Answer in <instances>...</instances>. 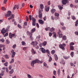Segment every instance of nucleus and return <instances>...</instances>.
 Wrapping results in <instances>:
<instances>
[{
    "label": "nucleus",
    "instance_id": "obj_32",
    "mask_svg": "<svg viewBox=\"0 0 78 78\" xmlns=\"http://www.w3.org/2000/svg\"><path fill=\"white\" fill-rule=\"evenodd\" d=\"M8 62H6L5 63H4V65L6 67H7V66H8Z\"/></svg>",
    "mask_w": 78,
    "mask_h": 78
},
{
    "label": "nucleus",
    "instance_id": "obj_33",
    "mask_svg": "<svg viewBox=\"0 0 78 78\" xmlns=\"http://www.w3.org/2000/svg\"><path fill=\"white\" fill-rule=\"evenodd\" d=\"M33 22H36V19L34 18L33 17L32 18Z\"/></svg>",
    "mask_w": 78,
    "mask_h": 78
},
{
    "label": "nucleus",
    "instance_id": "obj_25",
    "mask_svg": "<svg viewBox=\"0 0 78 78\" xmlns=\"http://www.w3.org/2000/svg\"><path fill=\"white\" fill-rule=\"evenodd\" d=\"M58 8L60 10H62L63 9V7H61V5H58Z\"/></svg>",
    "mask_w": 78,
    "mask_h": 78
},
{
    "label": "nucleus",
    "instance_id": "obj_19",
    "mask_svg": "<svg viewBox=\"0 0 78 78\" xmlns=\"http://www.w3.org/2000/svg\"><path fill=\"white\" fill-rule=\"evenodd\" d=\"M14 72V69H12L9 72V73L10 74H12Z\"/></svg>",
    "mask_w": 78,
    "mask_h": 78
},
{
    "label": "nucleus",
    "instance_id": "obj_53",
    "mask_svg": "<svg viewBox=\"0 0 78 78\" xmlns=\"http://www.w3.org/2000/svg\"><path fill=\"white\" fill-rule=\"evenodd\" d=\"M29 18L30 19V20H31V15H29Z\"/></svg>",
    "mask_w": 78,
    "mask_h": 78
},
{
    "label": "nucleus",
    "instance_id": "obj_36",
    "mask_svg": "<svg viewBox=\"0 0 78 78\" xmlns=\"http://www.w3.org/2000/svg\"><path fill=\"white\" fill-rule=\"evenodd\" d=\"M55 50H53L51 51L52 55H54V54H55Z\"/></svg>",
    "mask_w": 78,
    "mask_h": 78
},
{
    "label": "nucleus",
    "instance_id": "obj_39",
    "mask_svg": "<svg viewBox=\"0 0 78 78\" xmlns=\"http://www.w3.org/2000/svg\"><path fill=\"white\" fill-rule=\"evenodd\" d=\"M16 44H15L12 46V48H13V49H16Z\"/></svg>",
    "mask_w": 78,
    "mask_h": 78
},
{
    "label": "nucleus",
    "instance_id": "obj_57",
    "mask_svg": "<svg viewBox=\"0 0 78 78\" xmlns=\"http://www.w3.org/2000/svg\"><path fill=\"white\" fill-rule=\"evenodd\" d=\"M7 1L8 0H4V3L6 4V2H7Z\"/></svg>",
    "mask_w": 78,
    "mask_h": 78
},
{
    "label": "nucleus",
    "instance_id": "obj_31",
    "mask_svg": "<svg viewBox=\"0 0 78 78\" xmlns=\"http://www.w3.org/2000/svg\"><path fill=\"white\" fill-rule=\"evenodd\" d=\"M55 30V28L53 27H52L51 29H50V31L51 32H53Z\"/></svg>",
    "mask_w": 78,
    "mask_h": 78
},
{
    "label": "nucleus",
    "instance_id": "obj_1",
    "mask_svg": "<svg viewBox=\"0 0 78 78\" xmlns=\"http://www.w3.org/2000/svg\"><path fill=\"white\" fill-rule=\"evenodd\" d=\"M42 62H43V61H41L38 60V59H37L35 60H33L32 61L31 63V66L33 67H34V64H36V63H37V64H39V63L42 64Z\"/></svg>",
    "mask_w": 78,
    "mask_h": 78
},
{
    "label": "nucleus",
    "instance_id": "obj_38",
    "mask_svg": "<svg viewBox=\"0 0 78 78\" xmlns=\"http://www.w3.org/2000/svg\"><path fill=\"white\" fill-rule=\"evenodd\" d=\"M21 44H22V45H25L26 44V43H25V42L24 41H22L21 42Z\"/></svg>",
    "mask_w": 78,
    "mask_h": 78
},
{
    "label": "nucleus",
    "instance_id": "obj_28",
    "mask_svg": "<svg viewBox=\"0 0 78 78\" xmlns=\"http://www.w3.org/2000/svg\"><path fill=\"white\" fill-rule=\"evenodd\" d=\"M44 66H45V67H47V68H48V66L47 65V64L45 63V62L44 63Z\"/></svg>",
    "mask_w": 78,
    "mask_h": 78
},
{
    "label": "nucleus",
    "instance_id": "obj_51",
    "mask_svg": "<svg viewBox=\"0 0 78 78\" xmlns=\"http://www.w3.org/2000/svg\"><path fill=\"white\" fill-rule=\"evenodd\" d=\"M18 27L19 28H22V27L21 26H20V25H19V24H18Z\"/></svg>",
    "mask_w": 78,
    "mask_h": 78
},
{
    "label": "nucleus",
    "instance_id": "obj_9",
    "mask_svg": "<svg viewBox=\"0 0 78 78\" xmlns=\"http://www.w3.org/2000/svg\"><path fill=\"white\" fill-rule=\"evenodd\" d=\"M40 49H41L42 53H46V51H45V49L44 48H41Z\"/></svg>",
    "mask_w": 78,
    "mask_h": 78
},
{
    "label": "nucleus",
    "instance_id": "obj_62",
    "mask_svg": "<svg viewBox=\"0 0 78 78\" xmlns=\"http://www.w3.org/2000/svg\"><path fill=\"white\" fill-rule=\"evenodd\" d=\"M56 71L54 70L53 71V74L54 75H56Z\"/></svg>",
    "mask_w": 78,
    "mask_h": 78
},
{
    "label": "nucleus",
    "instance_id": "obj_10",
    "mask_svg": "<svg viewBox=\"0 0 78 78\" xmlns=\"http://www.w3.org/2000/svg\"><path fill=\"white\" fill-rule=\"evenodd\" d=\"M39 15H38V17L40 19H42V13H41V11H39Z\"/></svg>",
    "mask_w": 78,
    "mask_h": 78
},
{
    "label": "nucleus",
    "instance_id": "obj_56",
    "mask_svg": "<svg viewBox=\"0 0 78 78\" xmlns=\"http://www.w3.org/2000/svg\"><path fill=\"white\" fill-rule=\"evenodd\" d=\"M6 71L7 73H8V72H9V70H8V68H6Z\"/></svg>",
    "mask_w": 78,
    "mask_h": 78
},
{
    "label": "nucleus",
    "instance_id": "obj_41",
    "mask_svg": "<svg viewBox=\"0 0 78 78\" xmlns=\"http://www.w3.org/2000/svg\"><path fill=\"white\" fill-rule=\"evenodd\" d=\"M52 60V58H51V56L49 58V59L48 60L49 62H50Z\"/></svg>",
    "mask_w": 78,
    "mask_h": 78
},
{
    "label": "nucleus",
    "instance_id": "obj_27",
    "mask_svg": "<svg viewBox=\"0 0 78 78\" xmlns=\"http://www.w3.org/2000/svg\"><path fill=\"white\" fill-rule=\"evenodd\" d=\"M63 58H64V59H69V58H70V57L69 56H64Z\"/></svg>",
    "mask_w": 78,
    "mask_h": 78
},
{
    "label": "nucleus",
    "instance_id": "obj_4",
    "mask_svg": "<svg viewBox=\"0 0 78 78\" xmlns=\"http://www.w3.org/2000/svg\"><path fill=\"white\" fill-rule=\"evenodd\" d=\"M11 33H9V38H10V39H11L12 38V37H14V38H16V35H15V34H11Z\"/></svg>",
    "mask_w": 78,
    "mask_h": 78
},
{
    "label": "nucleus",
    "instance_id": "obj_21",
    "mask_svg": "<svg viewBox=\"0 0 78 78\" xmlns=\"http://www.w3.org/2000/svg\"><path fill=\"white\" fill-rule=\"evenodd\" d=\"M53 34L54 35L53 37H55V38H56V33L55 32H53Z\"/></svg>",
    "mask_w": 78,
    "mask_h": 78
},
{
    "label": "nucleus",
    "instance_id": "obj_48",
    "mask_svg": "<svg viewBox=\"0 0 78 78\" xmlns=\"http://www.w3.org/2000/svg\"><path fill=\"white\" fill-rule=\"evenodd\" d=\"M7 36H8V33H6L5 35H4V37H6Z\"/></svg>",
    "mask_w": 78,
    "mask_h": 78
},
{
    "label": "nucleus",
    "instance_id": "obj_64",
    "mask_svg": "<svg viewBox=\"0 0 78 78\" xmlns=\"http://www.w3.org/2000/svg\"><path fill=\"white\" fill-rule=\"evenodd\" d=\"M48 5H50V1L48 2Z\"/></svg>",
    "mask_w": 78,
    "mask_h": 78
},
{
    "label": "nucleus",
    "instance_id": "obj_44",
    "mask_svg": "<svg viewBox=\"0 0 78 78\" xmlns=\"http://www.w3.org/2000/svg\"><path fill=\"white\" fill-rule=\"evenodd\" d=\"M2 10H3V11H6V9L5 8V7H2Z\"/></svg>",
    "mask_w": 78,
    "mask_h": 78
},
{
    "label": "nucleus",
    "instance_id": "obj_23",
    "mask_svg": "<svg viewBox=\"0 0 78 78\" xmlns=\"http://www.w3.org/2000/svg\"><path fill=\"white\" fill-rule=\"evenodd\" d=\"M57 74L58 75H59L61 74V71H60V69H59L58 70Z\"/></svg>",
    "mask_w": 78,
    "mask_h": 78
},
{
    "label": "nucleus",
    "instance_id": "obj_58",
    "mask_svg": "<svg viewBox=\"0 0 78 78\" xmlns=\"http://www.w3.org/2000/svg\"><path fill=\"white\" fill-rule=\"evenodd\" d=\"M42 45H43V44L42 43H40L39 44V46L40 47H41L42 46Z\"/></svg>",
    "mask_w": 78,
    "mask_h": 78
},
{
    "label": "nucleus",
    "instance_id": "obj_24",
    "mask_svg": "<svg viewBox=\"0 0 78 78\" xmlns=\"http://www.w3.org/2000/svg\"><path fill=\"white\" fill-rule=\"evenodd\" d=\"M36 31V29L35 28H34L32 30H31V33H34V31Z\"/></svg>",
    "mask_w": 78,
    "mask_h": 78
},
{
    "label": "nucleus",
    "instance_id": "obj_3",
    "mask_svg": "<svg viewBox=\"0 0 78 78\" xmlns=\"http://www.w3.org/2000/svg\"><path fill=\"white\" fill-rule=\"evenodd\" d=\"M66 46V44H65L63 43L62 44H60L59 45V47L60 48H61L62 50H65V47Z\"/></svg>",
    "mask_w": 78,
    "mask_h": 78
},
{
    "label": "nucleus",
    "instance_id": "obj_7",
    "mask_svg": "<svg viewBox=\"0 0 78 78\" xmlns=\"http://www.w3.org/2000/svg\"><path fill=\"white\" fill-rule=\"evenodd\" d=\"M58 34H59L58 37L59 38H61V37H62V34L60 30H59V31L58 32Z\"/></svg>",
    "mask_w": 78,
    "mask_h": 78
},
{
    "label": "nucleus",
    "instance_id": "obj_55",
    "mask_svg": "<svg viewBox=\"0 0 78 78\" xmlns=\"http://www.w3.org/2000/svg\"><path fill=\"white\" fill-rule=\"evenodd\" d=\"M9 70H11V69H12V66H11L10 65L9 67Z\"/></svg>",
    "mask_w": 78,
    "mask_h": 78
},
{
    "label": "nucleus",
    "instance_id": "obj_15",
    "mask_svg": "<svg viewBox=\"0 0 78 78\" xmlns=\"http://www.w3.org/2000/svg\"><path fill=\"white\" fill-rule=\"evenodd\" d=\"M5 72V71L2 70V72L0 73V76H3V75H4V73Z\"/></svg>",
    "mask_w": 78,
    "mask_h": 78
},
{
    "label": "nucleus",
    "instance_id": "obj_26",
    "mask_svg": "<svg viewBox=\"0 0 78 78\" xmlns=\"http://www.w3.org/2000/svg\"><path fill=\"white\" fill-rule=\"evenodd\" d=\"M71 17L72 19L73 20H76V18L74 16H71Z\"/></svg>",
    "mask_w": 78,
    "mask_h": 78
},
{
    "label": "nucleus",
    "instance_id": "obj_2",
    "mask_svg": "<svg viewBox=\"0 0 78 78\" xmlns=\"http://www.w3.org/2000/svg\"><path fill=\"white\" fill-rule=\"evenodd\" d=\"M9 27H10L9 26H8L7 27L6 30H5V28H3L2 29V30L1 31V33L2 34H3V35H5V33L6 32V31H8V30L9 28Z\"/></svg>",
    "mask_w": 78,
    "mask_h": 78
},
{
    "label": "nucleus",
    "instance_id": "obj_30",
    "mask_svg": "<svg viewBox=\"0 0 78 78\" xmlns=\"http://www.w3.org/2000/svg\"><path fill=\"white\" fill-rule=\"evenodd\" d=\"M46 44H47V42L46 41H44L43 43H42L43 45H44V46H45Z\"/></svg>",
    "mask_w": 78,
    "mask_h": 78
},
{
    "label": "nucleus",
    "instance_id": "obj_45",
    "mask_svg": "<svg viewBox=\"0 0 78 78\" xmlns=\"http://www.w3.org/2000/svg\"><path fill=\"white\" fill-rule=\"evenodd\" d=\"M5 58H6V59H9V56H8V55H5Z\"/></svg>",
    "mask_w": 78,
    "mask_h": 78
},
{
    "label": "nucleus",
    "instance_id": "obj_34",
    "mask_svg": "<svg viewBox=\"0 0 78 78\" xmlns=\"http://www.w3.org/2000/svg\"><path fill=\"white\" fill-rule=\"evenodd\" d=\"M59 13L56 12L55 13V16H57V17H59Z\"/></svg>",
    "mask_w": 78,
    "mask_h": 78
},
{
    "label": "nucleus",
    "instance_id": "obj_29",
    "mask_svg": "<svg viewBox=\"0 0 78 78\" xmlns=\"http://www.w3.org/2000/svg\"><path fill=\"white\" fill-rule=\"evenodd\" d=\"M14 58H12V59L11 61L10 62V64H11V63H12V62H14Z\"/></svg>",
    "mask_w": 78,
    "mask_h": 78
},
{
    "label": "nucleus",
    "instance_id": "obj_43",
    "mask_svg": "<svg viewBox=\"0 0 78 78\" xmlns=\"http://www.w3.org/2000/svg\"><path fill=\"white\" fill-rule=\"evenodd\" d=\"M50 27H48L47 28H45V30H46V31H48V30H50Z\"/></svg>",
    "mask_w": 78,
    "mask_h": 78
},
{
    "label": "nucleus",
    "instance_id": "obj_47",
    "mask_svg": "<svg viewBox=\"0 0 78 78\" xmlns=\"http://www.w3.org/2000/svg\"><path fill=\"white\" fill-rule=\"evenodd\" d=\"M46 53H48V54H49L50 55V51L48 50L47 49L46 50Z\"/></svg>",
    "mask_w": 78,
    "mask_h": 78
},
{
    "label": "nucleus",
    "instance_id": "obj_52",
    "mask_svg": "<svg viewBox=\"0 0 78 78\" xmlns=\"http://www.w3.org/2000/svg\"><path fill=\"white\" fill-rule=\"evenodd\" d=\"M27 76L28 78H31V75L29 74H27Z\"/></svg>",
    "mask_w": 78,
    "mask_h": 78
},
{
    "label": "nucleus",
    "instance_id": "obj_49",
    "mask_svg": "<svg viewBox=\"0 0 78 78\" xmlns=\"http://www.w3.org/2000/svg\"><path fill=\"white\" fill-rule=\"evenodd\" d=\"M70 55H71V56H72V57H73V56H74V55H73V52H72L70 54Z\"/></svg>",
    "mask_w": 78,
    "mask_h": 78
},
{
    "label": "nucleus",
    "instance_id": "obj_17",
    "mask_svg": "<svg viewBox=\"0 0 78 78\" xmlns=\"http://www.w3.org/2000/svg\"><path fill=\"white\" fill-rule=\"evenodd\" d=\"M55 11H56V10H55V9H52L51 10V12L52 14H54V13H55Z\"/></svg>",
    "mask_w": 78,
    "mask_h": 78
},
{
    "label": "nucleus",
    "instance_id": "obj_59",
    "mask_svg": "<svg viewBox=\"0 0 78 78\" xmlns=\"http://www.w3.org/2000/svg\"><path fill=\"white\" fill-rule=\"evenodd\" d=\"M49 35L50 37H51L52 35V33H51V32H50L49 34Z\"/></svg>",
    "mask_w": 78,
    "mask_h": 78
},
{
    "label": "nucleus",
    "instance_id": "obj_20",
    "mask_svg": "<svg viewBox=\"0 0 78 78\" xmlns=\"http://www.w3.org/2000/svg\"><path fill=\"white\" fill-rule=\"evenodd\" d=\"M62 39L63 41H66V40L67 39V37H66V36L65 35L63 36L62 37Z\"/></svg>",
    "mask_w": 78,
    "mask_h": 78
},
{
    "label": "nucleus",
    "instance_id": "obj_46",
    "mask_svg": "<svg viewBox=\"0 0 78 78\" xmlns=\"http://www.w3.org/2000/svg\"><path fill=\"white\" fill-rule=\"evenodd\" d=\"M32 25L33 26H36V22H33Z\"/></svg>",
    "mask_w": 78,
    "mask_h": 78
},
{
    "label": "nucleus",
    "instance_id": "obj_60",
    "mask_svg": "<svg viewBox=\"0 0 78 78\" xmlns=\"http://www.w3.org/2000/svg\"><path fill=\"white\" fill-rule=\"evenodd\" d=\"M36 25L37 28H39V24H38V23H36Z\"/></svg>",
    "mask_w": 78,
    "mask_h": 78
},
{
    "label": "nucleus",
    "instance_id": "obj_18",
    "mask_svg": "<svg viewBox=\"0 0 78 78\" xmlns=\"http://www.w3.org/2000/svg\"><path fill=\"white\" fill-rule=\"evenodd\" d=\"M31 52L32 54H34V55L36 54V52H35V51L33 48H32L31 49Z\"/></svg>",
    "mask_w": 78,
    "mask_h": 78
},
{
    "label": "nucleus",
    "instance_id": "obj_61",
    "mask_svg": "<svg viewBox=\"0 0 78 78\" xmlns=\"http://www.w3.org/2000/svg\"><path fill=\"white\" fill-rule=\"evenodd\" d=\"M0 46H1V47H4L5 46V45L3 44H0Z\"/></svg>",
    "mask_w": 78,
    "mask_h": 78
},
{
    "label": "nucleus",
    "instance_id": "obj_11",
    "mask_svg": "<svg viewBox=\"0 0 78 78\" xmlns=\"http://www.w3.org/2000/svg\"><path fill=\"white\" fill-rule=\"evenodd\" d=\"M38 22L40 24H41V25H44V22L43 20H38Z\"/></svg>",
    "mask_w": 78,
    "mask_h": 78
},
{
    "label": "nucleus",
    "instance_id": "obj_22",
    "mask_svg": "<svg viewBox=\"0 0 78 78\" xmlns=\"http://www.w3.org/2000/svg\"><path fill=\"white\" fill-rule=\"evenodd\" d=\"M54 56L55 57V61H57L58 59V56H57V55L55 54L54 55Z\"/></svg>",
    "mask_w": 78,
    "mask_h": 78
},
{
    "label": "nucleus",
    "instance_id": "obj_63",
    "mask_svg": "<svg viewBox=\"0 0 78 78\" xmlns=\"http://www.w3.org/2000/svg\"><path fill=\"white\" fill-rule=\"evenodd\" d=\"M62 30H66V27H62Z\"/></svg>",
    "mask_w": 78,
    "mask_h": 78
},
{
    "label": "nucleus",
    "instance_id": "obj_5",
    "mask_svg": "<svg viewBox=\"0 0 78 78\" xmlns=\"http://www.w3.org/2000/svg\"><path fill=\"white\" fill-rule=\"evenodd\" d=\"M11 52L12 54L11 57L12 58H14L15 55H16V52H14V51L13 50H12V51H11Z\"/></svg>",
    "mask_w": 78,
    "mask_h": 78
},
{
    "label": "nucleus",
    "instance_id": "obj_37",
    "mask_svg": "<svg viewBox=\"0 0 78 78\" xmlns=\"http://www.w3.org/2000/svg\"><path fill=\"white\" fill-rule=\"evenodd\" d=\"M40 8L41 9H43L44 8V5L43 4H40Z\"/></svg>",
    "mask_w": 78,
    "mask_h": 78
},
{
    "label": "nucleus",
    "instance_id": "obj_13",
    "mask_svg": "<svg viewBox=\"0 0 78 78\" xmlns=\"http://www.w3.org/2000/svg\"><path fill=\"white\" fill-rule=\"evenodd\" d=\"M67 0H62V3L63 5H66L67 4Z\"/></svg>",
    "mask_w": 78,
    "mask_h": 78
},
{
    "label": "nucleus",
    "instance_id": "obj_16",
    "mask_svg": "<svg viewBox=\"0 0 78 78\" xmlns=\"http://www.w3.org/2000/svg\"><path fill=\"white\" fill-rule=\"evenodd\" d=\"M30 35V38L31 40H33V37H32V35H33V34L30 33L29 34Z\"/></svg>",
    "mask_w": 78,
    "mask_h": 78
},
{
    "label": "nucleus",
    "instance_id": "obj_40",
    "mask_svg": "<svg viewBox=\"0 0 78 78\" xmlns=\"http://www.w3.org/2000/svg\"><path fill=\"white\" fill-rule=\"evenodd\" d=\"M75 45V43L73 42H72L70 44V46H72V45Z\"/></svg>",
    "mask_w": 78,
    "mask_h": 78
},
{
    "label": "nucleus",
    "instance_id": "obj_6",
    "mask_svg": "<svg viewBox=\"0 0 78 78\" xmlns=\"http://www.w3.org/2000/svg\"><path fill=\"white\" fill-rule=\"evenodd\" d=\"M11 15V12L10 11H9L7 14H5V17H9Z\"/></svg>",
    "mask_w": 78,
    "mask_h": 78
},
{
    "label": "nucleus",
    "instance_id": "obj_35",
    "mask_svg": "<svg viewBox=\"0 0 78 78\" xmlns=\"http://www.w3.org/2000/svg\"><path fill=\"white\" fill-rule=\"evenodd\" d=\"M70 49L71 50H73L74 49V48H73V46H70Z\"/></svg>",
    "mask_w": 78,
    "mask_h": 78
},
{
    "label": "nucleus",
    "instance_id": "obj_42",
    "mask_svg": "<svg viewBox=\"0 0 78 78\" xmlns=\"http://www.w3.org/2000/svg\"><path fill=\"white\" fill-rule=\"evenodd\" d=\"M0 41L1 42H2L3 43L4 42H5V40H4V39L2 38L1 39H0Z\"/></svg>",
    "mask_w": 78,
    "mask_h": 78
},
{
    "label": "nucleus",
    "instance_id": "obj_14",
    "mask_svg": "<svg viewBox=\"0 0 78 78\" xmlns=\"http://www.w3.org/2000/svg\"><path fill=\"white\" fill-rule=\"evenodd\" d=\"M16 8L17 9H18L19 8V5H15L14 6V7H13V10H15L16 9Z\"/></svg>",
    "mask_w": 78,
    "mask_h": 78
},
{
    "label": "nucleus",
    "instance_id": "obj_12",
    "mask_svg": "<svg viewBox=\"0 0 78 78\" xmlns=\"http://www.w3.org/2000/svg\"><path fill=\"white\" fill-rule=\"evenodd\" d=\"M36 44H34V41H33L31 42V45H33V46L34 47H35V45H37V44L38 43L37 42V41H36L35 42Z\"/></svg>",
    "mask_w": 78,
    "mask_h": 78
},
{
    "label": "nucleus",
    "instance_id": "obj_50",
    "mask_svg": "<svg viewBox=\"0 0 78 78\" xmlns=\"http://www.w3.org/2000/svg\"><path fill=\"white\" fill-rule=\"evenodd\" d=\"M6 44H9V41H8V39L6 40Z\"/></svg>",
    "mask_w": 78,
    "mask_h": 78
},
{
    "label": "nucleus",
    "instance_id": "obj_54",
    "mask_svg": "<svg viewBox=\"0 0 78 78\" xmlns=\"http://www.w3.org/2000/svg\"><path fill=\"white\" fill-rule=\"evenodd\" d=\"M26 21H27V22H28V20H29L28 17V16H26Z\"/></svg>",
    "mask_w": 78,
    "mask_h": 78
},
{
    "label": "nucleus",
    "instance_id": "obj_8",
    "mask_svg": "<svg viewBox=\"0 0 78 78\" xmlns=\"http://www.w3.org/2000/svg\"><path fill=\"white\" fill-rule=\"evenodd\" d=\"M50 9V7L48 5L46 6L45 8V10L46 12H48L49 11V9Z\"/></svg>",
    "mask_w": 78,
    "mask_h": 78
}]
</instances>
